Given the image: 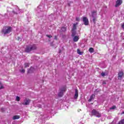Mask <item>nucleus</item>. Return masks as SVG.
Segmentation results:
<instances>
[{
	"mask_svg": "<svg viewBox=\"0 0 124 124\" xmlns=\"http://www.w3.org/2000/svg\"><path fill=\"white\" fill-rule=\"evenodd\" d=\"M16 99L17 101H20V97L17 96L16 97Z\"/></svg>",
	"mask_w": 124,
	"mask_h": 124,
	"instance_id": "a878e982",
	"label": "nucleus"
},
{
	"mask_svg": "<svg viewBox=\"0 0 124 124\" xmlns=\"http://www.w3.org/2000/svg\"><path fill=\"white\" fill-rule=\"evenodd\" d=\"M31 68H32L31 67V68H30V69L29 70V71H28V72H30V70H31Z\"/></svg>",
	"mask_w": 124,
	"mask_h": 124,
	"instance_id": "2f4dec72",
	"label": "nucleus"
},
{
	"mask_svg": "<svg viewBox=\"0 0 124 124\" xmlns=\"http://www.w3.org/2000/svg\"><path fill=\"white\" fill-rule=\"evenodd\" d=\"M30 102H31V100L26 99L24 100L22 104H23V105H29V104H30Z\"/></svg>",
	"mask_w": 124,
	"mask_h": 124,
	"instance_id": "6e6552de",
	"label": "nucleus"
},
{
	"mask_svg": "<svg viewBox=\"0 0 124 124\" xmlns=\"http://www.w3.org/2000/svg\"><path fill=\"white\" fill-rule=\"evenodd\" d=\"M21 70L19 69V71L21 73H25V69H23V67H21Z\"/></svg>",
	"mask_w": 124,
	"mask_h": 124,
	"instance_id": "6ab92c4d",
	"label": "nucleus"
},
{
	"mask_svg": "<svg viewBox=\"0 0 124 124\" xmlns=\"http://www.w3.org/2000/svg\"><path fill=\"white\" fill-rule=\"evenodd\" d=\"M54 39H57V36H55Z\"/></svg>",
	"mask_w": 124,
	"mask_h": 124,
	"instance_id": "7c9ffc66",
	"label": "nucleus"
},
{
	"mask_svg": "<svg viewBox=\"0 0 124 124\" xmlns=\"http://www.w3.org/2000/svg\"><path fill=\"white\" fill-rule=\"evenodd\" d=\"M116 108V106H113L110 108V110H114Z\"/></svg>",
	"mask_w": 124,
	"mask_h": 124,
	"instance_id": "393cba45",
	"label": "nucleus"
},
{
	"mask_svg": "<svg viewBox=\"0 0 124 124\" xmlns=\"http://www.w3.org/2000/svg\"><path fill=\"white\" fill-rule=\"evenodd\" d=\"M93 51H94V50H93V47H91V48H89V52L90 53H93Z\"/></svg>",
	"mask_w": 124,
	"mask_h": 124,
	"instance_id": "aec40b11",
	"label": "nucleus"
},
{
	"mask_svg": "<svg viewBox=\"0 0 124 124\" xmlns=\"http://www.w3.org/2000/svg\"><path fill=\"white\" fill-rule=\"evenodd\" d=\"M92 15L93 18V23H95V21H96V11H93L92 12Z\"/></svg>",
	"mask_w": 124,
	"mask_h": 124,
	"instance_id": "39448f33",
	"label": "nucleus"
},
{
	"mask_svg": "<svg viewBox=\"0 0 124 124\" xmlns=\"http://www.w3.org/2000/svg\"><path fill=\"white\" fill-rule=\"evenodd\" d=\"M101 76H102L103 77H104V76H106V73H105L104 72H102L101 73Z\"/></svg>",
	"mask_w": 124,
	"mask_h": 124,
	"instance_id": "4be33fe9",
	"label": "nucleus"
},
{
	"mask_svg": "<svg viewBox=\"0 0 124 124\" xmlns=\"http://www.w3.org/2000/svg\"><path fill=\"white\" fill-rule=\"evenodd\" d=\"M18 119H20V116L19 115H15L13 117L14 120H18Z\"/></svg>",
	"mask_w": 124,
	"mask_h": 124,
	"instance_id": "dca6fc26",
	"label": "nucleus"
},
{
	"mask_svg": "<svg viewBox=\"0 0 124 124\" xmlns=\"http://www.w3.org/2000/svg\"><path fill=\"white\" fill-rule=\"evenodd\" d=\"M65 88H61L59 92L58 96L62 97L63 95V92H65Z\"/></svg>",
	"mask_w": 124,
	"mask_h": 124,
	"instance_id": "423d86ee",
	"label": "nucleus"
},
{
	"mask_svg": "<svg viewBox=\"0 0 124 124\" xmlns=\"http://www.w3.org/2000/svg\"><path fill=\"white\" fill-rule=\"evenodd\" d=\"M94 97H95V95H94V94H92L91 96V97H90V99L88 100V101L89 102H90V101H91V100H93V99H94Z\"/></svg>",
	"mask_w": 124,
	"mask_h": 124,
	"instance_id": "4468645a",
	"label": "nucleus"
},
{
	"mask_svg": "<svg viewBox=\"0 0 124 124\" xmlns=\"http://www.w3.org/2000/svg\"><path fill=\"white\" fill-rule=\"evenodd\" d=\"M75 99H77L78 98V90L75 89V94L74 95Z\"/></svg>",
	"mask_w": 124,
	"mask_h": 124,
	"instance_id": "ddd939ff",
	"label": "nucleus"
},
{
	"mask_svg": "<svg viewBox=\"0 0 124 124\" xmlns=\"http://www.w3.org/2000/svg\"><path fill=\"white\" fill-rule=\"evenodd\" d=\"M92 116H96V117H97L98 118H100V117H101V114L95 109H93L92 111Z\"/></svg>",
	"mask_w": 124,
	"mask_h": 124,
	"instance_id": "20e7f679",
	"label": "nucleus"
},
{
	"mask_svg": "<svg viewBox=\"0 0 124 124\" xmlns=\"http://www.w3.org/2000/svg\"><path fill=\"white\" fill-rule=\"evenodd\" d=\"M122 28L123 29V30H124V23L122 24Z\"/></svg>",
	"mask_w": 124,
	"mask_h": 124,
	"instance_id": "c756f323",
	"label": "nucleus"
},
{
	"mask_svg": "<svg viewBox=\"0 0 124 124\" xmlns=\"http://www.w3.org/2000/svg\"><path fill=\"white\" fill-rule=\"evenodd\" d=\"M17 40H18V41H22V39L20 38V37H18Z\"/></svg>",
	"mask_w": 124,
	"mask_h": 124,
	"instance_id": "cd10ccee",
	"label": "nucleus"
},
{
	"mask_svg": "<svg viewBox=\"0 0 124 124\" xmlns=\"http://www.w3.org/2000/svg\"><path fill=\"white\" fill-rule=\"evenodd\" d=\"M25 67H29L30 66V64L28 63H26L24 65Z\"/></svg>",
	"mask_w": 124,
	"mask_h": 124,
	"instance_id": "5701e85b",
	"label": "nucleus"
},
{
	"mask_svg": "<svg viewBox=\"0 0 124 124\" xmlns=\"http://www.w3.org/2000/svg\"><path fill=\"white\" fill-rule=\"evenodd\" d=\"M82 19L84 25H85V26H88V25H89V19L86 16H83Z\"/></svg>",
	"mask_w": 124,
	"mask_h": 124,
	"instance_id": "0eeeda50",
	"label": "nucleus"
},
{
	"mask_svg": "<svg viewBox=\"0 0 124 124\" xmlns=\"http://www.w3.org/2000/svg\"><path fill=\"white\" fill-rule=\"evenodd\" d=\"M73 40L75 42H77L79 40V37L78 36H75L73 38Z\"/></svg>",
	"mask_w": 124,
	"mask_h": 124,
	"instance_id": "2eb2a0df",
	"label": "nucleus"
},
{
	"mask_svg": "<svg viewBox=\"0 0 124 124\" xmlns=\"http://www.w3.org/2000/svg\"><path fill=\"white\" fill-rule=\"evenodd\" d=\"M77 53L78 55H83V52L81 51L79 49H77Z\"/></svg>",
	"mask_w": 124,
	"mask_h": 124,
	"instance_id": "f3484780",
	"label": "nucleus"
},
{
	"mask_svg": "<svg viewBox=\"0 0 124 124\" xmlns=\"http://www.w3.org/2000/svg\"><path fill=\"white\" fill-rule=\"evenodd\" d=\"M35 49H36V46L35 45H33V46H27L25 48V51L27 53H29L32 50H35Z\"/></svg>",
	"mask_w": 124,
	"mask_h": 124,
	"instance_id": "f03ea898",
	"label": "nucleus"
},
{
	"mask_svg": "<svg viewBox=\"0 0 124 124\" xmlns=\"http://www.w3.org/2000/svg\"><path fill=\"white\" fill-rule=\"evenodd\" d=\"M13 12L14 14H19V13H21V10H20L19 8L17 7L16 9L14 10Z\"/></svg>",
	"mask_w": 124,
	"mask_h": 124,
	"instance_id": "9d476101",
	"label": "nucleus"
},
{
	"mask_svg": "<svg viewBox=\"0 0 124 124\" xmlns=\"http://www.w3.org/2000/svg\"><path fill=\"white\" fill-rule=\"evenodd\" d=\"M76 35V31H72V36H75Z\"/></svg>",
	"mask_w": 124,
	"mask_h": 124,
	"instance_id": "a211bd4d",
	"label": "nucleus"
},
{
	"mask_svg": "<svg viewBox=\"0 0 124 124\" xmlns=\"http://www.w3.org/2000/svg\"><path fill=\"white\" fill-rule=\"evenodd\" d=\"M103 84H105V82H103Z\"/></svg>",
	"mask_w": 124,
	"mask_h": 124,
	"instance_id": "72a5a7b5",
	"label": "nucleus"
},
{
	"mask_svg": "<svg viewBox=\"0 0 124 124\" xmlns=\"http://www.w3.org/2000/svg\"><path fill=\"white\" fill-rule=\"evenodd\" d=\"M62 31H66V28L65 27H62L61 28Z\"/></svg>",
	"mask_w": 124,
	"mask_h": 124,
	"instance_id": "412c9836",
	"label": "nucleus"
},
{
	"mask_svg": "<svg viewBox=\"0 0 124 124\" xmlns=\"http://www.w3.org/2000/svg\"><path fill=\"white\" fill-rule=\"evenodd\" d=\"M37 11L39 13L43 11H45V4H42L39 5L37 7Z\"/></svg>",
	"mask_w": 124,
	"mask_h": 124,
	"instance_id": "7ed1b4c3",
	"label": "nucleus"
},
{
	"mask_svg": "<svg viewBox=\"0 0 124 124\" xmlns=\"http://www.w3.org/2000/svg\"><path fill=\"white\" fill-rule=\"evenodd\" d=\"M122 3H123V0H117L115 4V7H118V6H120Z\"/></svg>",
	"mask_w": 124,
	"mask_h": 124,
	"instance_id": "1a4fd4ad",
	"label": "nucleus"
},
{
	"mask_svg": "<svg viewBox=\"0 0 124 124\" xmlns=\"http://www.w3.org/2000/svg\"><path fill=\"white\" fill-rule=\"evenodd\" d=\"M77 25H78V23H76L73 24L72 31H76V26H77Z\"/></svg>",
	"mask_w": 124,
	"mask_h": 124,
	"instance_id": "f8f14e48",
	"label": "nucleus"
},
{
	"mask_svg": "<svg viewBox=\"0 0 124 124\" xmlns=\"http://www.w3.org/2000/svg\"><path fill=\"white\" fill-rule=\"evenodd\" d=\"M12 31V28L10 26L4 27L2 30V33L4 36H6Z\"/></svg>",
	"mask_w": 124,
	"mask_h": 124,
	"instance_id": "f257e3e1",
	"label": "nucleus"
},
{
	"mask_svg": "<svg viewBox=\"0 0 124 124\" xmlns=\"http://www.w3.org/2000/svg\"><path fill=\"white\" fill-rule=\"evenodd\" d=\"M47 37H48V38H51L52 37V35H46Z\"/></svg>",
	"mask_w": 124,
	"mask_h": 124,
	"instance_id": "bb28decb",
	"label": "nucleus"
},
{
	"mask_svg": "<svg viewBox=\"0 0 124 124\" xmlns=\"http://www.w3.org/2000/svg\"><path fill=\"white\" fill-rule=\"evenodd\" d=\"M1 89H3V85H2V83L0 82V90H1Z\"/></svg>",
	"mask_w": 124,
	"mask_h": 124,
	"instance_id": "b1692460",
	"label": "nucleus"
},
{
	"mask_svg": "<svg viewBox=\"0 0 124 124\" xmlns=\"http://www.w3.org/2000/svg\"><path fill=\"white\" fill-rule=\"evenodd\" d=\"M76 21H80V18H79V17H77V18H76Z\"/></svg>",
	"mask_w": 124,
	"mask_h": 124,
	"instance_id": "c85d7f7f",
	"label": "nucleus"
},
{
	"mask_svg": "<svg viewBox=\"0 0 124 124\" xmlns=\"http://www.w3.org/2000/svg\"><path fill=\"white\" fill-rule=\"evenodd\" d=\"M124 75V72H119L118 73V79L119 80H121L122 79L123 76Z\"/></svg>",
	"mask_w": 124,
	"mask_h": 124,
	"instance_id": "9b49d317",
	"label": "nucleus"
},
{
	"mask_svg": "<svg viewBox=\"0 0 124 124\" xmlns=\"http://www.w3.org/2000/svg\"><path fill=\"white\" fill-rule=\"evenodd\" d=\"M123 114H124V111H123V112L121 113V115H123Z\"/></svg>",
	"mask_w": 124,
	"mask_h": 124,
	"instance_id": "473e14b6",
	"label": "nucleus"
}]
</instances>
